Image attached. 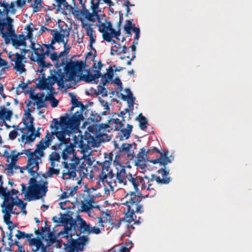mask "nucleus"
<instances>
[{"mask_svg":"<svg viewBox=\"0 0 252 252\" xmlns=\"http://www.w3.org/2000/svg\"><path fill=\"white\" fill-rule=\"evenodd\" d=\"M29 184L30 186L27 190L26 185L24 183L21 184L22 192L25 195V200L29 201L37 200L46 195L48 191L47 181H43L42 184H38L36 179L32 177L30 179Z\"/></svg>","mask_w":252,"mask_h":252,"instance_id":"nucleus-1","label":"nucleus"},{"mask_svg":"<svg viewBox=\"0 0 252 252\" xmlns=\"http://www.w3.org/2000/svg\"><path fill=\"white\" fill-rule=\"evenodd\" d=\"M63 65H65L64 70L66 76L68 77L69 81H74L78 75L82 73L86 66V62L82 61H65L64 59L59 63H56L55 66L57 68H59Z\"/></svg>","mask_w":252,"mask_h":252,"instance_id":"nucleus-2","label":"nucleus"},{"mask_svg":"<svg viewBox=\"0 0 252 252\" xmlns=\"http://www.w3.org/2000/svg\"><path fill=\"white\" fill-rule=\"evenodd\" d=\"M124 204L127 208V211L125 213L126 221L128 223L134 221L133 224H139L140 221L139 220H136V216L134 213H142L144 211L143 205L139 203H127V202Z\"/></svg>","mask_w":252,"mask_h":252,"instance_id":"nucleus-3","label":"nucleus"},{"mask_svg":"<svg viewBox=\"0 0 252 252\" xmlns=\"http://www.w3.org/2000/svg\"><path fill=\"white\" fill-rule=\"evenodd\" d=\"M13 22V20L8 16H6L2 20L0 19V31L6 44L10 43V38L8 37L11 34H14Z\"/></svg>","mask_w":252,"mask_h":252,"instance_id":"nucleus-4","label":"nucleus"},{"mask_svg":"<svg viewBox=\"0 0 252 252\" xmlns=\"http://www.w3.org/2000/svg\"><path fill=\"white\" fill-rule=\"evenodd\" d=\"M78 234V239H74L72 237L69 240V244H64L65 249H67L68 252H74L75 251H82L84 246L89 241V238L87 236H80V234Z\"/></svg>","mask_w":252,"mask_h":252,"instance_id":"nucleus-5","label":"nucleus"},{"mask_svg":"<svg viewBox=\"0 0 252 252\" xmlns=\"http://www.w3.org/2000/svg\"><path fill=\"white\" fill-rule=\"evenodd\" d=\"M61 118L63 120V124L65 126H71L73 127L78 126L81 121L83 120V114H79V111L76 112L72 116L66 113L65 116H62Z\"/></svg>","mask_w":252,"mask_h":252,"instance_id":"nucleus-6","label":"nucleus"},{"mask_svg":"<svg viewBox=\"0 0 252 252\" xmlns=\"http://www.w3.org/2000/svg\"><path fill=\"white\" fill-rule=\"evenodd\" d=\"M50 50H46L44 52V54H38L36 55V57H33L32 55L30 59L33 62H36L38 63L39 65L41 67V69L40 70V72L41 73L43 71V69L45 67H49L52 66V65L50 63H46L45 62V57L46 56H50Z\"/></svg>","mask_w":252,"mask_h":252,"instance_id":"nucleus-7","label":"nucleus"},{"mask_svg":"<svg viewBox=\"0 0 252 252\" xmlns=\"http://www.w3.org/2000/svg\"><path fill=\"white\" fill-rule=\"evenodd\" d=\"M127 180L133 186L135 192L139 191L138 187L140 185H141V190L145 189L146 188V183L142 177L136 176L134 177L131 174L129 173L127 176Z\"/></svg>","mask_w":252,"mask_h":252,"instance_id":"nucleus-8","label":"nucleus"},{"mask_svg":"<svg viewBox=\"0 0 252 252\" xmlns=\"http://www.w3.org/2000/svg\"><path fill=\"white\" fill-rule=\"evenodd\" d=\"M34 89H31L29 92L30 97L32 100H34L37 105V109H40L41 108L46 107V104L45 103V100L43 99L44 96V93H40V96H38L37 94H34ZM26 93H29L27 92Z\"/></svg>","mask_w":252,"mask_h":252,"instance_id":"nucleus-9","label":"nucleus"},{"mask_svg":"<svg viewBox=\"0 0 252 252\" xmlns=\"http://www.w3.org/2000/svg\"><path fill=\"white\" fill-rule=\"evenodd\" d=\"M64 226L63 230L61 231L60 234H61L63 235V237L66 238L70 239L72 237V236L74 235L76 236H79V234L77 232V227H78V225L77 223H76V226H71V225L68 226V224H63Z\"/></svg>","mask_w":252,"mask_h":252,"instance_id":"nucleus-10","label":"nucleus"},{"mask_svg":"<svg viewBox=\"0 0 252 252\" xmlns=\"http://www.w3.org/2000/svg\"><path fill=\"white\" fill-rule=\"evenodd\" d=\"M63 120L60 118V121H58L57 119H54L52 121V123L50 124V127L53 128L54 127H59L61 126L62 129L64 130L66 135L70 136L71 133V130L74 128L71 126H65L63 123Z\"/></svg>","mask_w":252,"mask_h":252,"instance_id":"nucleus-11","label":"nucleus"},{"mask_svg":"<svg viewBox=\"0 0 252 252\" xmlns=\"http://www.w3.org/2000/svg\"><path fill=\"white\" fill-rule=\"evenodd\" d=\"M61 216L60 223L62 224H69L71 226H76L77 223V218L74 219L70 215L68 214H62L60 213Z\"/></svg>","mask_w":252,"mask_h":252,"instance_id":"nucleus-12","label":"nucleus"},{"mask_svg":"<svg viewBox=\"0 0 252 252\" xmlns=\"http://www.w3.org/2000/svg\"><path fill=\"white\" fill-rule=\"evenodd\" d=\"M53 128H55V130L51 132V134L52 135H55L60 141V143L59 144V145L67 144V142H66L65 140L66 133L64 132L65 131L63 130L62 129L61 131H59V127H54Z\"/></svg>","mask_w":252,"mask_h":252,"instance_id":"nucleus-13","label":"nucleus"},{"mask_svg":"<svg viewBox=\"0 0 252 252\" xmlns=\"http://www.w3.org/2000/svg\"><path fill=\"white\" fill-rule=\"evenodd\" d=\"M77 221L79 222V226L78 225L77 228L80 230V233H85L88 232L89 234L90 225L87 224L86 221L79 215L77 216Z\"/></svg>","mask_w":252,"mask_h":252,"instance_id":"nucleus-14","label":"nucleus"},{"mask_svg":"<svg viewBox=\"0 0 252 252\" xmlns=\"http://www.w3.org/2000/svg\"><path fill=\"white\" fill-rule=\"evenodd\" d=\"M8 38H10V42L11 41L12 45L17 49L21 46H26V39L18 40V35L15 33V30L14 31V34H11Z\"/></svg>","mask_w":252,"mask_h":252,"instance_id":"nucleus-15","label":"nucleus"},{"mask_svg":"<svg viewBox=\"0 0 252 252\" xmlns=\"http://www.w3.org/2000/svg\"><path fill=\"white\" fill-rule=\"evenodd\" d=\"M2 195L3 197V202H7L9 201L13 197L10 191L7 190L6 187H3L1 185H0V196Z\"/></svg>","mask_w":252,"mask_h":252,"instance_id":"nucleus-16","label":"nucleus"},{"mask_svg":"<svg viewBox=\"0 0 252 252\" xmlns=\"http://www.w3.org/2000/svg\"><path fill=\"white\" fill-rule=\"evenodd\" d=\"M2 208V213H9L12 214H18V213H15L13 211L14 205L9 201L7 202H2L1 204Z\"/></svg>","mask_w":252,"mask_h":252,"instance_id":"nucleus-17","label":"nucleus"},{"mask_svg":"<svg viewBox=\"0 0 252 252\" xmlns=\"http://www.w3.org/2000/svg\"><path fill=\"white\" fill-rule=\"evenodd\" d=\"M87 72L88 74H84L80 76L81 80L86 83L97 84L98 80H96L94 76V74H91L89 70H88Z\"/></svg>","mask_w":252,"mask_h":252,"instance_id":"nucleus-18","label":"nucleus"},{"mask_svg":"<svg viewBox=\"0 0 252 252\" xmlns=\"http://www.w3.org/2000/svg\"><path fill=\"white\" fill-rule=\"evenodd\" d=\"M139 122V127L141 130H144L147 128V125L148 124L147 119L143 116L142 113H140L138 116L136 118Z\"/></svg>","mask_w":252,"mask_h":252,"instance_id":"nucleus-19","label":"nucleus"},{"mask_svg":"<svg viewBox=\"0 0 252 252\" xmlns=\"http://www.w3.org/2000/svg\"><path fill=\"white\" fill-rule=\"evenodd\" d=\"M138 192L131 191L130 193V199L129 201H126L127 203H140L141 202L140 196L136 194V193Z\"/></svg>","mask_w":252,"mask_h":252,"instance_id":"nucleus-20","label":"nucleus"},{"mask_svg":"<svg viewBox=\"0 0 252 252\" xmlns=\"http://www.w3.org/2000/svg\"><path fill=\"white\" fill-rule=\"evenodd\" d=\"M155 180L156 182L159 184H167L170 182V178H165L163 179H161L159 176H157L155 174H152L151 175V178L150 181H152V182Z\"/></svg>","mask_w":252,"mask_h":252,"instance_id":"nucleus-21","label":"nucleus"},{"mask_svg":"<svg viewBox=\"0 0 252 252\" xmlns=\"http://www.w3.org/2000/svg\"><path fill=\"white\" fill-rule=\"evenodd\" d=\"M50 145V143L45 142V140L42 139L36 145V148L34 150V153H37L39 151H43Z\"/></svg>","mask_w":252,"mask_h":252,"instance_id":"nucleus-22","label":"nucleus"},{"mask_svg":"<svg viewBox=\"0 0 252 252\" xmlns=\"http://www.w3.org/2000/svg\"><path fill=\"white\" fill-rule=\"evenodd\" d=\"M83 9L84 10V11L82 12V15L90 21L94 22L95 21L94 17H93V14L90 13L86 9L85 4H83Z\"/></svg>","mask_w":252,"mask_h":252,"instance_id":"nucleus-23","label":"nucleus"},{"mask_svg":"<svg viewBox=\"0 0 252 252\" xmlns=\"http://www.w3.org/2000/svg\"><path fill=\"white\" fill-rule=\"evenodd\" d=\"M119 45V49L118 50H115L114 47H111V52L110 54L111 55H114V53L117 54V55H121L122 53L124 54H126L127 51V47L126 45L123 46L122 49L121 47V44H118Z\"/></svg>","mask_w":252,"mask_h":252,"instance_id":"nucleus-24","label":"nucleus"},{"mask_svg":"<svg viewBox=\"0 0 252 252\" xmlns=\"http://www.w3.org/2000/svg\"><path fill=\"white\" fill-rule=\"evenodd\" d=\"M37 80H39V82L36 85L37 88L40 90H43L46 88H48L49 83L46 79H41L39 77Z\"/></svg>","mask_w":252,"mask_h":252,"instance_id":"nucleus-25","label":"nucleus"},{"mask_svg":"<svg viewBox=\"0 0 252 252\" xmlns=\"http://www.w3.org/2000/svg\"><path fill=\"white\" fill-rule=\"evenodd\" d=\"M51 32L53 34V36L55 37L58 43L63 42V39L65 37V35L62 34L61 32H58L57 30H51Z\"/></svg>","mask_w":252,"mask_h":252,"instance_id":"nucleus-26","label":"nucleus"},{"mask_svg":"<svg viewBox=\"0 0 252 252\" xmlns=\"http://www.w3.org/2000/svg\"><path fill=\"white\" fill-rule=\"evenodd\" d=\"M15 62V66H14V69H15L17 71H19L20 73H22L26 71V69L25 68V64L23 63V61H14Z\"/></svg>","mask_w":252,"mask_h":252,"instance_id":"nucleus-27","label":"nucleus"},{"mask_svg":"<svg viewBox=\"0 0 252 252\" xmlns=\"http://www.w3.org/2000/svg\"><path fill=\"white\" fill-rule=\"evenodd\" d=\"M132 128L133 126L132 125L127 124V129H120V130L122 132L123 136L125 137L126 139H127L130 135L131 132L132 130Z\"/></svg>","mask_w":252,"mask_h":252,"instance_id":"nucleus-28","label":"nucleus"},{"mask_svg":"<svg viewBox=\"0 0 252 252\" xmlns=\"http://www.w3.org/2000/svg\"><path fill=\"white\" fill-rule=\"evenodd\" d=\"M101 118L100 116L95 111H91L90 117L88 118L93 123H97L100 121Z\"/></svg>","mask_w":252,"mask_h":252,"instance_id":"nucleus-29","label":"nucleus"},{"mask_svg":"<svg viewBox=\"0 0 252 252\" xmlns=\"http://www.w3.org/2000/svg\"><path fill=\"white\" fill-rule=\"evenodd\" d=\"M83 28H84L86 31V34L89 37H94L95 35H94V31L93 28H91V25L89 24H83Z\"/></svg>","mask_w":252,"mask_h":252,"instance_id":"nucleus-30","label":"nucleus"},{"mask_svg":"<svg viewBox=\"0 0 252 252\" xmlns=\"http://www.w3.org/2000/svg\"><path fill=\"white\" fill-rule=\"evenodd\" d=\"M111 122H113V123L117 125V126H115V130L116 131H119L120 130L121 128L124 126V125L122 121H121L119 119H110L108 120V124H110Z\"/></svg>","mask_w":252,"mask_h":252,"instance_id":"nucleus-31","label":"nucleus"},{"mask_svg":"<svg viewBox=\"0 0 252 252\" xmlns=\"http://www.w3.org/2000/svg\"><path fill=\"white\" fill-rule=\"evenodd\" d=\"M125 91V92L126 93L127 95H124L123 94H120V95H121V98L122 100L126 101L127 99H132V98H135V97L133 96L132 94L130 89L126 88Z\"/></svg>","mask_w":252,"mask_h":252,"instance_id":"nucleus-32","label":"nucleus"},{"mask_svg":"<svg viewBox=\"0 0 252 252\" xmlns=\"http://www.w3.org/2000/svg\"><path fill=\"white\" fill-rule=\"evenodd\" d=\"M29 244L30 246H34L37 248V250L40 248V244H41V238L37 237L36 238H32L29 239Z\"/></svg>","mask_w":252,"mask_h":252,"instance_id":"nucleus-33","label":"nucleus"},{"mask_svg":"<svg viewBox=\"0 0 252 252\" xmlns=\"http://www.w3.org/2000/svg\"><path fill=\"white\" fill-rule=\"evenodd\" d=\"M146 161H140V159H137V160L135 161V165L138 169L145 170L147 168V165L145 163V162Z\"/></svg>","mask_w":252,"mask_h":252,"instance_id":"nucleus-34","label":"nucleus"},{"mask_svg":"<svg viewBox=\"0 0 252 252\" xmlns=\"http://www.w3.org/2000/svg\"><path fill=\"white\" fill-rule=\"evenodd\" d=\"M132 21H133V19L126 20V23L124 26V30L125 31H133V28H136L135 27V24L132 23Z\"/></svg>","mask_w":252,"mask_h":252,"instance_id":"nucleus-35","label":"nucleus"},{"mask_svg":"<svg viewBox=\"0 0 252 252\" xmlns=\"http://www.w3.org/2000/svg\"><path fill=\"white\" fill-rule=\"evenodd\" d=\"M114 76V70L111 66H110L107 69V72L103 75V78H107L110 80H112Z\"/></svg>","mask_w":252,"mask_h":252,"instance_id":"nucleus-36","label":"nucleus"},{"mask_svg":"<svg viewBox=\"0 0 252 252\" xmlns=\"http://www.w3.org/2000/svg\"><path fill=\"white\" fill-rule=\"evenodd\" d=\"M21 139L23 142L24 140H26V143H30L33 142L35 138L34 137V134L31 133V134L28 136H27L25 134H22Z\"/></svg>","mask_w":252,"mask_h":252,"instance_id":"nucleus-37","label":"nucleus"},{"mask_svg":"<svg viewBox=\"0 0 252 252\" xmlns=\"http://www.w3.org/2000/svg\"><path fill=\"white\" fill-rule=\"evenodd\" d=\"M128 175L122 174L117 173V179L120 183H123L124 185H126Z\"/></svg>","mask_w":252,"mask_h":252,"instance_id":"nucleus-38","label":"nucleus"},{"mask_svg":"<svg viewBox=\"0 0 252 252\" xmlns=\"http://www.w3.org/2000/svg\"><path fill=\"white\" fill-rule=\"evenodd\" d=\"M105 171L106 170L102 169V171H101V174H99V176H98V178H99L100 181H101V182H104L106 181V182H107L108 184L110 187V188H112V185H111L112 183L111 182H108L106 180V179H107V178L108 177V175H107V174H106L105 173Z\"/></svg>","mask_w":252,"mask_h":252,"instance_id":"nucleus-39","label":"nucleus"},{"mask_svg":"<svg viewBox=\"0 0 252 252\" xmlns=\"http://www.w3.org/2000/svg\"><path fill=\"white\" fill-rule=\"evenodd\" d=\"M70 96L71 97V102L72 104L73 105V107H80L82 105V103L81 101H78L76 96L72 94H69Z\"/></svg>","mask_w":252,"mask_h":252,"instance_id":"nucleus-40","label":"nucleus"},{"mask_svg":"<svg viewBox=\"0 0 252 252\" xmlns=\"http://www.w3.org/2000/svg\"><path fill=\"white\" fill-rule=\"evenodd\" d=\"M3 120H6L7 121H9L12 116L13 112L12 111L9 110L4 107V106H3Z\"/></svg>","mask_w":252,"mask_h":252,"instance_id":"nucleus-41","label":"nucleus"},{"mask_svg":"<svg viewBox=\"0 0 252 252\" xmlns=\"http://www.w3.org/2000/svg\"><path fill=\"white\" fill-rule=\"evenodd\" d=\"M22 122L25 125V129H28V131L30 132L32 134H34L35 132V128L34 126L32 125H28V123L27 122L25 119H23Z\"/></svg>","mask_w":252,"mask_h":252,"instance_id":"nucleus-42","label":"nucleus"},{"mask_svg":"<svg viewBox=\"0 0 252 252\" xmlns=\"http://www.w3.org/2000/svg\"><path fill=\"white\" fill-rule=\"evenodd\" d=\"M47 222V221H46L45 227L41 226L40 227V229H38L35 231V234L38 236L40 235L41 239H44V233L45 232V230L47 229L46 227H48Z\"/></svg>","mask_w":252,"mask_h":252,"instance_id":"nucleus-43","label":"nucleus"},{"mask_svg":"<svg viewBox=\"0 0 252 252\" xmlns=\"http://www.w3.org/2000/svg\"><path fill=\"white\" fill-rule=\"evenodd\" d=\"M72 150L73 149L71 147L67 146L63 152V158L64 160H66L68 157V155L72 152Z\"/></svg>","mask_w":252,"mask_h":252,"instance_id":"nucleus-44","label":"nucleus"},{"mask_svg":"<svg viewBox=\"0 0 252 252\" xmlns=\"http://www.w3.org/2000/svg\"><path fill=\"white\" fill-rule=\"evenodd\" d=\"M132 148V145H130L128 144L127 146L124 148V152H125L127 153V157L131 159H132L135 155L134 154V152L132 153L130 152V149Z\"/></svg>","mask_w":252,"mask_h":252,"instance_id":"nucleus-45","label":"nucleus"},{"mask_svg":"<svg viewBox=\"0 0 252 252\" xmlns=\"http://www.w3.org/2000/svg\"><path fill=\"white\" fill-rule=\"evenodd\" d=\"M99 27V31L102 33L103 38H104V35L106 33H110L107 31V25H106L104 23H102L101 24L98 26Z\"/></svg>","mask_w":252,"mask_h":252,"instance_id":"nucleus-46","label":"nucleus"},{"mask_svg":"<svg viewBox=\"0 0 252 252\" xmlns=\"http://www.w3.org/2000/svg\"><path fill=\"white\" fill-rule=\"evenodd\" d=\"M47 230L48 231V236L47 237L50 239L52 243L55 242L56 241L57 238L54 235V232H51L50 226H49L46 227Z\"/></svg>","mask_w":252,"mask_h":252,"instance_id":"nucleus-47","label":"nucleus"},{"mask_svg":"<svg viewBox=\"0 0 252 252\" xmlns=\"http://www.w3.org/2000/svg\"><path fill=\"white\" fill-rule=\"evenodd\" d=\"M60 154L56 152H53L49 156V160L55 162V161H59L60 159Z\"/></svg>","mask_w":252,"mask_h":252,"instance_id":"nucleus-48","label":"nucleus"},{"mask_svg":"<svg viewBox=\"0 0 252 252\" xmlns=\"http://www.w3.org/2000/svg\"><path fill=\"white\" fill-rule=\"evenodd\" d=\"M4 214L3 216L4 222L7 224H13L12 221L11 220V213H3Z\"/></svg>","mask_w":252,"mask_h":252,"instance_id":"nucleus-49","label":"nucleus"},{"mask_svg":"<svg viewBox=\"0 0 252 252\" xmlns=\"http://www.w3.org/2000/svg\"><path fill=\"white\" fill-rule=\"evenodd\" d=\"M51 77H49L48 79L49 81V87H53L55 83L57 81V76L55 75H53L52 73L51 74Z\"/></svg>","mask_w":252,"mask_h":252,"instance_id":"nucleus-50","label":"nucleus"},{"mask_svg":"<svg viewBox=\"0 0 252 252\" xmlns=\"http://www.w3.org/2000/svg\"><path fill=\"white\" fill-rule=\"evenodd\" d=\"M135 100V98H132V99L126 100L127 103H128V108H127L126 109H129V113H130V112L131 113L133 112V105L134 104Z\"/></svg>","mask_w":252,"mask_h":252,"instance_id":"nucleus-51","label":"nucleus"},{"mask_svg":"<svg viewBox=\"0 0 252 252\" xmlns=\"http://www.w3.org/2000/svg\"><path fill=\"white\" fill-rule=\"evenodd\" d=\"M5 4H6L7 6V8H8L10 10V13L12 14H15L16 11V9L15 8V2L13 1L11 2L10 4L6 2L5 1Z\"/></svg>","mask_w":252,"mask_h":252,"instance_id":"nucleus-52","label":"nucleus"},{"mask_svg":"<svg viewBox=\"0 0 252 252\" xmlns=\"http://www.w3.org/2000/svg\"><path fill=\"white\" fill-rule=\"evenodd\" d=\"M101 233V230L99 228L96 226H91L90 225V228L89 232V234H98Z\"/></svg>","mask_w":252,"mask_h":252,"instance_id":"nucleus-53","label":"nucleus"},{"mask_svg":"<svg viewBox=\"0 0 252 252\" xmlns=\"http://www.w3.org/2000/svg\"><path fill=\"white\" fill-rule=\"evenodd\" d=\"M5 0H3L0 1V6L4 7L3 11L4 15L5 14L6 16H8L9 13L10 12V10L7 7V5L5 4Z\"/></svg>","mask_w":252,"mask_h":252,"instance_id":"nucleus-54","label":"nucleus"},{"mask_svg":"<svg viewBox=\"0 0 252 252\" xmlns=\"http://www.w3.org/2000/svg\"><path fill=\"white\" fill-rule=\"evenodd\" d=\"M16 198L18 200L17 206H20L22 210L26 209V207L27 205V203L24 202L22 199L18 198L17 195L16 196Z\"/></svg>","mask_w":252,"mask_h":252,"instance_id":"nucleus-55","label":"nucleus"},{"mask_svg":"<svg viewBox=\"0 0 252 252\" xmlns=\"http://www.w3.org/2000/svg\"><path fill=\"white\" fill-rule=\"evenodd\" d=\"M112 37H111V33H106V34L104 35L103 39L106 41L107 42H111L115 44L116 45L118 43L116 42V41L115 40L113 39Z\"/></svg>","mask_w":252,"mask_h":252,"instance_id":"nucleus-56","label":"nucleus"},{"mask_svg":"<svg viewBox=\"0 0 252 252\" xmlns=\"http://www.w3.org/2000/svg\"><path fill=\"white\" fill-rule=\"evenodd\" d=\"M17 234L15 235V237L18 240L26 238V232L22 231L20 230H17Z\"/></svg>","mask_w":252,"mask_h":252,"instance_id":"nucleus-57","label":"nucleus"},{"mask_svg":"<svg viewBox=\"0 0 252 252\" xmlns=\"http://www.w3.org/2000/svg\"><path fill=\"white\" fill-rule=\"evenodd\" d=\"M48 172L49 174V176L52 175H58L60 173V169H55L53 167H49Z\"/></svg>","mask_w":252,"mask_h":252,"instance_id":"nucleus-58","label":"nucleus"},{"mask_svg":"<svg viewBox=\"0 0 252 252\" xmlns=\"http://www.w3.org/2000/svg\"><path fill=\"white\" fill-rule=\"evenodd\" d=\"M111 34V37L116 38V39H119V37L121 35V28L118 29L117 31H116L114 29L113 31H112L110 32Z\"/></svg>","mask_w":252,"mask_h":252,"instance_id":"nucleus-59","label":"nucleus"},{"mask_svg":"<svg viewBox=\"0 0 252 252\" xmlns=\"http://www.w3.org/2000/svg\"><path fill=\"white\" fill-rule=\"evenodd\" d=\"M117 173L120 174V175L122 174H125L126 175V170H125V167L123 165H122L120 163H119V167H117Z\"/></svg>","mask_w":252,"mask_h":252,"instance_id":"nucleus-60","label":"nucleus"},{"mask_svg":"<svg viewBox=\"0 0 252 252\" xmlns=\"http://www.w3.org/2000/svg\"><path fill=\"white\" fill-rule=\"evenodd\" d=\"M22 153H17L16 155H13L12 156L9 155L7 156V158L8 159L10 158H11V163H16L18 160V157L19 155H22Z\"/></svg>","mask_w":252,"mask_h":252,"instance_id":"nucleus-61","label":"nucleus"},{"mask_svg":"<svg viewBox=\"0 0 252 252\" xmlns=\"http://www.w3.org/2000/svg\"><path fill=\"white\" fill-rule=\"evenodd\" d=\"M59 88H63L64 86V78L57 77V81L56 82Z\"/></svg>","mask_w":252,"mask_h":252,"instance_id":"nucleus-62","label":"nucleus"},{"mask_svg":"<svg viewBox=\"0 0 252 252\" xmlns=\"http://www.w3.org/2000/svg\"><path fill=\"white\" fill-rule=\"evenodd\" d=\"M133 32L135 33V35L134 37V40H137L139 39L140 34V29L138 27L133 28Z\"/></svg>","mask_w":252,"mask_h":252,"instance_id":"nucleus-63","label":"nucleus"},{"mask_svg":"<svg viewBox=\"0 0 252 252\" xmlns=\"http://www.w3.org/2000/svg\"><path fill=\"white\" fill-rule=\"evenodd\" d=\"M158 173L159 174H161L162 175V176L165 178H167L166 176L169 174V171H167L165 170V168H161V169H159L158 171Z\"/></svg>","mask_w":252,"mask_h":252,"instance_id":"nucleus-64","label":"nucleus"}]
</instances>
